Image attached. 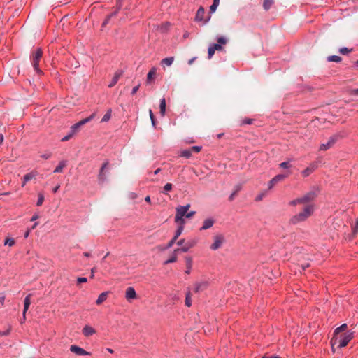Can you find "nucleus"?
<instances>
[{
    "label": "nucleus",
    "mask_w": 358,
    "mask_h": 358,
    "mask_svg": "<svg viewBox=\"0 0 358 358\" xmlns=\"http://www.w3.org/2000/svg\"><path fill=\"white\" fill-rule=\"evenodd\" d=\"M314 212V206L308 205L303 210L298 214L294 215L290 219V223L297 224L300 222L306 221Z\"/></svg>",
    "instance_id": "f257e3e1"
},
{
    "label": "nucleus",
    "mask_w": 358,
    "mask_h": 358,
    "mask_svg": "<svg viewBox=\"0 0 358 358\" xmlns=\"http://www.w3.org/2000/svg\"><path fill=\"white\" fill-rule=\"evenodd\" d=\"M43 56V50L41 48H38L33 50L30 57L31 65L38 74H42L43 71L39 69V62Z\"/></svg>",
    "instance_id": "f03ea898"
},
{
    "label": "nucleus",
    "mask_w": 358,
    "mask_h": 358,
    "mask_svg": "<svg viewBox=\"0 0 358 358\" xmlns=\"http://www.w3.org/2000/svg\"><path fill=\"white\" fill-rule=\"evenodd\" d=\"M352 338L353 333L350 331L342 334L339 338L334 336L331 341L332 348H334V345L336 343H338V348H339L345 347Z\"/></svg>",
    "instance_id": "7ed1b4c3"
},
{
    "label": "nucleus",
    "mask_w": 358,
    "mask_h": 358,
    "mask_svg": "<svg viewBox=\"0 0 358 358\" xmlns=\"http://www.w3.org/2000/svg\"><path fill=\"white\" fill-rule=\"evenodd\" d=\"M196 245V241L194 240L188 241L185 245L183 247H181L180 248H178L174 250L173 252V254L170 258H169L167 260L165 261L164 264H168L171 263H173L176 262L177 260V253L179 252H187L189 251V250L192 248H193Z\"/></svg>",
    "instance_id": "20e7f679"
},
{
    "label": "nucleus",
    "mask_w": 358,
    "mask_h": 358,
    "mask_svg": "<svg viewBox=\"0 0 358 358\" xmlns=\"http://www.w3.org/2000/svg\"><path fill=\"white\" fill-rule=\"evenodd\" d=\"M344 131H340L333 136H331L327 143H322L320 146V150L325 151L331 148L336 142L341 138L345 136Z\"/></svg>",
    "instance_id": "39448f33"
},
{
    "label": "nucleus",
    "mask_w": 358,
    "mask_h": 358,
    "mask_svg": "<svg viewBox=\"0 0 358 358\" xmlns=\"http://www.w3.org/2000/svg\"><path fill=\"white\" fill-rule=\"evenodd\" d=\"M213 243L210 246L211 250L215 251L221 248L224 243L226 242L225 236L222 234H216L213 237Z\"/></svg>",
    "instance_id": "423d86ee"
},
{
    "label": "nucleus",
    "mask_w": 358,
    "mask_h": 358,
    "mask_svg": "<svg viewBox=\"0 0 358 358\" xmlns=\"http://www.w3.org/2000/svg\"><path fill=\"white\" fill-rule=\"evenodd\" d=\"M95 117V113H93L90 116L79 121L78 122L74 124L73 125L71 126V131L73 133V134H76V132H77V131L79 129V128L80 127H82L83 125L85 124L86 123L90 122L92 120L94 119V117Z\"/></svg>",
    "instance_id": "0eeeda50"
},
{
    "label": "nucleus",
    "mask_w": 358,
    "mask_h": 358,
    "mask_svg": "<svg viewBox=\"0 0 358 358\" xmlns=\"http://www.w3.org/2000/svg\"><path fill=\"white\" fill-rule=\"evenodd\" d=\"M205 14H206V12H205L204 8L202 6H201L197 10V12H196V16H195V20L196 22H203L204 24H206L210 20V16H208L206 18H205L204 17Z\"/></svg>",
    "instance_id": "6e6552de"
},
{
    "label": "nucleus",
    "mask_w": 358,
    "mask_h": 358,
    "mask_svg": "<svg viewBox=\"0 0 358 358\" xmlns=\"http://www.w3.org/2000/svg\"><path fill=\"white\" fill-rule=\"evenodd\" d=\"M190 208V204H187L186 206H179L176 208V220H178L181 218V217L186 216V213Z\"/></svg>",
    "instance_id": "1a4fd4ad"
},
{
    "label": "nucleus",
    "mask_w": 358,
    "mask_h": 358,
    "mask_svg": "<svg viewBox=\"0 0 358 358\" xmlns=\"http://www.w3.org/2000/svg\"><path fill=\"white\" fill-rule=\"evenodd\" d=\"M182 231H183V227H178L175 232L174 236L172 237L171 240L164 247V249L171 248L173 245V244L176 243V241L178 238V237L181 235Z\"/></svg>",
    "instance_id": "9d476101"
},
{
    "label": "nucleus",
    "mask_w": 358,
    "mask_h": 358,
    "mask_svg": "<svg viewBox=\"0 0 358 358\" xmlns=\"http://www.w3.org/2000/svg\"><path fill=\"white\" fill-rule=\"evenodd\" d=\"M317 196V192L315 190H311L306 193L304 196H301L303 203H306L313 201Z\"/></svg>",
    "instance_id": "9b49d317"
},
{
    "label": "nucleus",
    "mask_w": 358,
    "mask_h": 358,
    "mask_svg": "<svg viewBox=\"0 0 358 358\" xmlns=\"http://www.w3.org/2000/svg\"><path fill=\"white\" fill-rule=\"evenodd\" d=\"M70 350L71 352L80 356L89 355L90 354L89 352H87L83 348L75 345H71Z\"/></svg>",
    "instance_id": "f8f14e48"
},
{
    "label": "nucleus",
    "mask_w": 358,
    "mask_h": 358,
    "mask_svg": "<svg viewBox=\"0 0 358 358\" xmlns=\"http://www.w3.org/2000/svg\"><path fill=\"white\" fill-rule=\"evenodd\" d=\"M217 41L218 42V43H213L210 44V46H211V48H213L215 51L222 50V45H224L227 43V39L223 36H220L217 38Z\"/></svg>",
    "instance_id": "ddd939ff"
},
{
    "label": "nucleus",
    "mask_w": 358,
    "mask_h": 358,
    "mask_svg": "<svg viewBox=\"0 0 358 358\" xmlns=\"http://www.w3.org/2000/svg\"><path fill=\"white\" fill-rule=\"evenodd\" d=\"M287 177L286 175L284 174H278L275 176L274 178H273L268 182V189H272L275 184H277L278 182L284 180Z\"/></svg>",
    "instance_id": "4468645a"
},
{
    "label": "nucleus",
    "mask_w": 358,
    "mask_h": 358,
    "mask_svg": "<svg viewBox=\"0 0 358 358\" xmlns=\"http://www.w3.org/2000/svg\"><path fill=\"white\" fill-rule=\"evenodd\" d=\"M108 164V162H106L103 164V165L101 167L99 176H98V180L100 183H103L106 180V175L104 173L105 169L107 168V166Z\"/></svg>",
    "instance_id": "2eb2a0df"
},
{
    "label": "nucleus",
    "mask_w": 358,
    "mask_h": 358,
    "mask_svg": "<svg viewBox=\"0 0 358 358\" xmlns=\"http://www.w3.org/2000/svg\"><path fill=\"white\" fill-rule=\"evenodd\" d=\"M136 291L134 289V287H129L127 289H126V292H125V298L128 300V301H131L132 299H135L136 298Z\"/></svg>",
    "instance_id": "dca6fc26"
},
{
    "label": "nucleus",
    "mask_w": 358,
    "mask_h": 358,
    "mask_svg": "<svg viewBox=\"0 0 358 358\" xmlns=\"http://www.w3.org/2000/svg\"><path fill=\"white\" fill-rule=\"evenodd\" d=\"M121 1L122 0H117V10L114 11L113 13H112L111 14H110L109 15H108L106 17V18L105 19V20L103 21V24H102V26L104 27L106 26V24H108L109 23V21L110 20V18L113 16H115L117 14V12H118V10L120 9V8L122 7V3H121Z\"/></svg>",
    "instance_id": "f3484780"
},
{
    "label": "nucleus",
    "mask_w": 358,
    "mask_h": 358,
    "mask_svg": "<svg viewBox=\"0 0 358 358\" xmlns=\"http://www.w3.org/2000/svg\"><path fill=\"white\" fill-rule=\"evenodd\" d=\"M317 166L315 162L310 164L309 166L301 172L302 176L303 177L310 176L317 169Z\"/></svg>",
    "instance_id": "a211bd4d"
},
{
    "label": "nucleus",
    "mask_w": 358,
    "mask_h": 358,
    "mask_svg": "<svg viewBox=\"0 0 358 358\" xmlns=\"http://www.w3.org/2000/svg\"><path fill=\"white\" fill-rule=\"evenodd\" d=\"M31 296V294H29L24 299V310H23V317L22 319V321H24L26 319V313H27V310L29 309V307L30 303H31V301H30Z\"/></svg>",
    "instance_id": "6ab92c4d"
},
{
    "label": "nucleus",
    "mask_w": 358,
    "mask_h": 358,
    "mask_svg": "<svg viewBox=\"0 0 358 358\" xmlns=\"http://www.w3.org/2000/svg\"><path fill=\"white\" fill-rule=\"evenodd\" d=\"M31 296V294H29L24 299V310H23V317L22 319V321H24L26 319V313H27V310L29 309V307L30 303H31V301H30Z\"/></svg>",
    "instance_id": "aec40b11"
},
{
    "label": "nucleus",
    "mask_w": 358,
    "mask_h": 358,
    "mask_svg": "<svg viewBox=\"0 0 358 358\" xmlns=\"http://www.w3.org/2000/svg\"><path fill=\"white\" fill-rule=\"evenodd\" d=\"M122 75V71H117L115 73L111 81L110 82V83L108 84V87L111 88L113 87H114L117 83L118 82L120 78L121 77V76Z\"/></svg>",
    "instance_id": "412c9836"
},
{
    "label": "nucleus",
    "mask_w": 358,
    "mask_h": 358,
    "mask_svg": "<svg viewBox=\"0 0 358 358\" xmlns=\"http://www.w3.org/2000/svg\"><path fill=\"white\" fill-rule=\"evenodd\" d=\"M215 223V220L213 218L206 219L203 222L202 227L200 228L201 231L206 230L210 229L213 226Z\"/></svg>",
    "instance_id": "4be33fe9"
},
{
    "label": "nucleus",
    "mask_w": 358,
    "mask_h": 358,
    "mask_svg": "<svg viewBox=\"0 0 358 358\" xmlns=\"http://www.w3.org/2000/svg\"><path fill=\"white\" fill-rule=\"evenodd\" d=\"M208 286L207 282H196L194 285V291L195 292H199L205 289Z\"/></svg>",
    "instance_id": "5701e85b"
},
{
    "label": "nucleus",
    "mask_w": 358,
    "mask_h": 358,
    "mask_svg": "<svg viewBox=\"0 0 358 358\" xmlns=\"http://www.w3.org/2000/svg\"><path fill=\"white\" fill-rule=\"evenodd\" d=\"M83 334L85 336H90L93 335L94 334H95V330L92 327L86 325L83 329Z\"/></svg>",
    "instance_id": "b1692460"
},
{
    "label": "nucleus",
    "mask_w": 358,
    "mask_h": 358,
    "mask_svg": "<svg viewBox=\"0 0 358 358\" xmlns=\"http://www.w3.org/2000/svg\"><path fill=\"white\" fill-rule=\"evenodd\" d=\"M35 176H36V173L34 172H30V173L24 175L23 177V182H22V186L24 187L27 182L30 181Z\"/></svg>",
    "instance_id": "393cba45"
},
{
    "label": "nucleus",
    "mask_w": 358,
    "mask_h": 358,
    "mask_svg": "<svg viewBox=\"0 0 358 358\" xmlns=\"http://www.w3.org/2000/svg\"><path fill=\"white\" fill-rule=\"evenodd\" d=\"M185 263H186V270L185 273L187 274H189L192 270V259L190 257H185Z\"/></svg>",
    "instance_id": "a878e982"
},
{
    "label": "nucleus",
    "mask_w": 358,
    "mask_h": 358,
    "mask_svg": "<svg viewBox=\"0 0 358 358\" xmlns=\"http://www.w3.org/2000/svg\"><path fill=\"white\" fill-rule=\"evenodd\" d=\"M157 74V69L155 67H152L148 72L147 75V83H149L151 80L156 76Z\"/></svg>",
    "instance_id": "bb28decb"
},
{
    "label": "nucleus",
    "mask_w": 358,
    "mask_h": 358,
    "mask_svg": "<svg viewBox=\"0 0 358 358\" xmlns=\"http://www.w3.org/2000/svg\"><path fill=\"white\" fill-rule=\"evenodd\" d=\"M66 166V161H65V160L60 161L59 164L55 169L54 173H61V172H62L63 169Z\"/></svg>",
    "instance_id": "cd10ccee"
},
{
    "label": "nucleus",
    "mask_w": 358,
    "mask_h": 358,
    "mask_svg": "<svg viewBox=\"0 0 358 358\" xmlns=\"http://www.w3.org/2000/svg\"><path fill=\"white\" fill-rule=\"evenodd\" d=\"M159 109H160L161 115L164 116L165 112H166V99H165V98H162L160 99Z\"/></svg>",
    "instance_id": "c85d7f7f"
},
{
    "label": "nucleus",
    "mask_w": 358,
    "mask_h": 358,
    "mask_svg": "<svg viewBox=\"0 0 358 358\" xmlns=\"http://www.w3.org/2000/svg\"><path fill=\"white\" fill-rule=\"evenodd\" d=\"M107 295H108V292H102L99 296H98V299H96V304L97 305H100L101 303H102L103 301H105L107 299Z\"/></svg>",
    "instance_id": "c756f323"
},
{
    "label": "nucleus",
    "mask_w": 358,
    "mask_h": 358,
    "mask_svg": "<svg viewBox=\"0 0 358 358\" xmlns=\"http://www.w3.org/2000/svg\"><path fill=\"white\" fill-rule=\"evenodd\" d=\"M173 60L174 58L173 57H166L162 60L161 64L162 65L170 66L173 64Z\"/></svg>",
    "instance_id": "7c9ffc66"
},
{
    "label": "nucleus",
    "mask_w": 358,
    "mask_h": 358,
    "mask_svg": "<svg viewBox=\"0 0 358 358\" xmlns=\"http://www.w3.org/2000/svg\"><path fill=\"white\" fill-rule=\"evenodd\" d=\"M111 115H112V110L111 109H108L107 110V112L106 113V114L102 117V119L101 120V122H108L110 119Z\"/></svg>",
    "instance_id": "2f4dec72"
},
{
    "label": "nucleus",
    "mask_w": 358,
    "mask_h": 358,
    "mask_svg": "<svg viewBox=\"0 0 358 358\" xmlns=\"http://www.w3.org/2000/svg\"><path fill=\"white\" fill-rule=\"evenodd\" d=\"M273 3V0H264L263 2V8L264 10H268L271 8Z\"/></svg>",
    "instance_id": "473e14b6"
},
{
    "label": "nucleus",
    "mask_w": 358,
    "mask_h": 358,
    "mask_svg": "<svg viewBox=\"0 0 358 358\" xmlns=\"http://www.w3.org/2000/svg\"><path fill=\"white\" fill-rule=\"evenodd\" d=\"M346 329H347V324H341L340 327H337L334 330V336L336 335H338L339 333L345 331Z\"/></svg>",
    "instance_id": "72a5a7b5"
},
{
    "label": "nucleus",
    "mask_w": 358,
    "mask_h": 358,
    "mask_svg": "<svg viewBox=\"0 0 358 358\" xmlns=\"http://www.w3.org/2000/svg\"><path fill=\"white\" fill-rule=\"evenodd\" d=\"M341 57L340 56H338V55H331V56H329L327 57V61L328 62H340L341 61Z\"/></svg>",
    "instance_id": "f704fd0d"
},
{
    "label": "nucleus",
    "mask_w": 358,
    "mask_h": 358,
    "mask_svg": "<svg viewBox=\"0 0 358 358\" xmlns=\"http://www.w3.org/2000/svg\"><path fill=\"white\" fill-rule=\"evenodd\" d=\"M185 303V306L187 307H190L192 306V299H191V295H190L189 292H187L186 293Z\"/></svg>",
    "instance_id": "c9c22d12"
},
{
    "label": "nucleus",
    "mask_w": 358,
    "mask_h": 358,
    "mask_svg": "<svg viewBox=\"0 0 358 358\" xmlns=\"http://www.w3.org/2000/svg\"><path fill=\"white\" fill-rule=\"evenodd\" d=\"M192 155V150L190 149L183 150L180 152V156L185 157V158H189Z\"/></svg>",
    "instance_id": "e433bc0d"
},
{
    "label": "nucleus",
    "mask_w": 358,
    "mask_h": 358,
    "mask_svg": "<svg viewBox=\"0 0 358 358\" xmlns=\"http://www.w3.org/2000/svg\"><path fill=\"white\" fill-rule=\"evenodd\" d=\"M219 3L220 0H213V4L210 7V12L212 13H214L218 7Z\"/></svg>",
    "instance_id": "4c0bfd02"
},
{
    "label": "nucleus",
    "mask_w": 358,
    "mask_h": 358,
    "mask_svg": "<svg viewBox=\"0 0 358 358\" xmlns=\"http://www.w3.org/2000/svg\"><path fill=\"white\" fill-rule=\"evenodd\" d=\"M172 187H173V185L171 183H166L164 186V188H163L164 189L162 192L164 194H167V192L171 191L172 189Z\"/></svg>",
    "instance_id": "58836bf2"
},
{
    "label": "nucleus",
    "mask_w": 358,
    "mask_h": 358,
    "mask_svg": "<svg viewBox=\"0 0 358 358\" xmlns=\"http://www.w3.org/2000/svg\"><path fill=\"white\" fill-rule=\"evenodd\" d=\"M149 115L150 117V120H151L152 127H156V120L155 118L154 114L151 109H150V110H149Z\"/></svg>",
    "instance_id": "ea45409f"
},
{
    "label": "nucleus",
    "mask_w": 358,
    "mask_h": 358,
    "mask_svg": "<svg viewBox=\"0 0 358 358\" xmlns=\"http://www.w3.org/2000/svg\"><path fill=\"white\" fill-rule=\"evenodd\" d=\"M44 201V196L43 194L40 193L38 194V200H37V202H36V205L38 206H40L42 205L43 202Z\"/></svg>",
    "instance_id": "a19ab883"
},
{
    "label": "nucleus",
    "mask_w": 358,
    "mask_h": 358,
    "mask_svg": "<svg viewBox=\"0 0 358 358\" xmlns=\"http://www.w3.org/2000/svg\"><path fill=\"white\" fill-rule=\"evenodd\" d=\"M352 51V49H349L346 47H343L339 49L338 52L341 55H347L348 53Z\"/></svg>",
    "instance_id": "79ce46f5"
},
{
    "label": "nucleus",
    "mask_w": 358,
    "mask_h": 358,
    "mask_svg": "<svg viewBox=\"0 0 358 358\" xmlns=\"http://www.w3.org/2000/svg\"><path fill=\"white\" fill-rule=\"evenodd\" d=\"M299 203H303V202H302V200H301V197L297 198V199H294V200H292V201H291L289 202V205H290V206H296L297 204H299Z\"/></svg>",
    "instance_id": "37998d69"
},
{
    "label": "nucleus",
    "mask_w": 358,
    "mask_h": 358,
    "mask_svg": "<svg viewBox=\"0 0 358 358\" xmlns=\"http://www.w3.org/2000/svg\"><path fill=\"white\" fill-rule=\"evenodd\" d=\"M175 222L180 224L178 227H184L185 220H184L183 217H181V218L180 220H176V215L175 216Z\"/></svg>",
    "instance_id": "c03bdc74"
},
{
    "label": "nucleus",
    "mask_w": 358,
    "mask_h": 358,
    "mask_svg": "<svg viewBox=\"0 0 358 358\" xmlns=\"http://www.w3.org/2000/svg\"><path fill=\"white\" fill-rule=\"evenodd\" d=\"M4 244L13 246L15 244V241L13 238H7L4 242Z\"/></svg>",
    "instance_id": "a18cd8bd"
},
{
    "label": "nucleus",
    "mask_w": 358,
    "mask_h": 358,
    "mask_svg": "<svg viewBox=\"0 0 358 358\" xmlns=\"http://www.w3.org/2000/svg\"><path fill=\"white\" fill-rule=\"evenodd\" d=\"M280 167L282 169H289L290 167V164L289 162H283L280 164Z\"/></svg>",
    "instance_id": "49530a36"
},
{
    "label": "nucleus",
    "mask_w": 358,
    "mask_h": 358,
    "mask_svg": "<svg viewBox=\"0 0 358 358\" xmlns=\"http://www.w3.org/2000/svg\"><path fill=\"white\" fill-rule=\"evenodd\" d=\"M73 133L70 131L69 134L65 136H64L62 138V141H66L68 140H69L73 136Z\"/></svg>",
    "instance_id": "de8ad7c7"
},
{
    "label": "nucleus",
    "mask_w": 358,
    "mask_h": 358,
    "mask_svg": "<svg viewBox=\"0 0 358 358\" xmlns=\"http://www.w3.org/2000/svg\"><path fill=\"white\" fill-rule=\"evenodd\" d=\"M215 50H214V49L213 48H211V46H209L208 47V58L210 59L213 55H214Z\"/></svg>",
    "instance_id": "09e8293b"
},
{
    "label": "nucleus",
    "mask_w": 358,
    "mask_h": 358,
    "mask_svg": "<svg viewBox=\"0 0 358 358\" xmlns=\"http://www.w3.org/2000/svg\"><path fill=\"white\" fill-rule=\"evenodd\" d=\"M10 332V327H9L8 329L5 331H0V336H6L9 335Z\"/></svg>",
    "instance_id": "8fccbe9b"
},
{
    "label": "nucleus",
    "mask_w": 358,
    "mask_h": 358,
    "mask_svg": "<svg viewBox=\"0 0 358 358\" xmlns=\"http://www.w3.org/2000/svg\"><path fill=\"white\" fill-rule=\"evenodd\" d=\"M51 156H52V153L50 152H46L45 153L42 154L41 155V157L45 159H48L50 158Z\"/></svg>",
    "instance_id": "3c124183"
},
{
    "label": "nucleus",
    "mask_w": 358,
    "mask_h": 358,
    "mask_svg": "<svg viewBox=\"0 0 358 358\" xmlns=\"http://www.w3.org/2000/svg\"><path fill=\"white\" fill-rule=\"evenodd\" d=\"M190 150H192V152H199L201 151V146H192Z\"/></svg>",
    "instance_id": "603ef678"
},
{
    "label": "nucleus",
    "mask_w": 358,
    "mask_h": 358,
    "mask_svg": "<svg viewBox=\"0 0 358 358\" xmlns=\"http://www.w3.org/2000/svg\"><path fill=\"white\" fill-rule=\"evenodd\" d=\"M87 281V279L85 277H79L77 278V282L78 283H84Z\"/></svg>",
    "instance_id": "864d4df0"
},
{
    "label": "nucleus",
    "mask_w": 358,
    "mask_h": 358,
    "mask_svg": "<svg viewBox=\"0 0 358 358\" xmlns=\"http://www.w3.org/2000/svg\"><path fill=\"white\" fill-rule=\"evenodd\" d=\"M350 94L353 96H358V89H352L350 90Z\"/></svg>",
    "instance_id": "5fc2aeb1"
},
{
    "label": "nucleus",
    "mask_w": 358,
    "mask_h": 358,
    "mask_svg": "<svg viewBox=\"0 0 358 358\" xmlns=\"http://www.w3.org/2000/svg\"><path fill=\"white\" fill-rule=\"evenodd\" d=\"M139 87H140V84H138V85L134 87L132 90H131V94L132 95L135 94L137 92V91L138 90Z\"/></svg>",
    "instance_id": "6e6d98bb"
},
{
    "label": "nucleus",
    "mask_w": 358,
    "mask_h": 358,
    "mask_svg": "<svg viewBox=\"0 0 358 358\" xmlns=\"http://www.w3.org/2000/svg\"><path fill=\"white\" fill-rule=\"evenodd\" d=\"M187 241H185V239H180L179 240L178 242H177V244L178 245H180L182 247L185 246V243H187Z\"/></svg>",
    "instance_id": "4d7b16f0"
},
{
    "label": "nucleus",
    "mask_w": 358,
    "mask_h": 358,
    "mask_svg": "<svg viewBox=\"0 0 358 358\" xmlns=\"http://www.w3.org/2000/svg\"><path fill=\"white\" fill-rule=\"evenodd\" d=\"M195 213H196L195 211H190L189 213L187 212L185 217L187 218H191V217H192L195 215Z\"/></svg>",
    "instance_id": "13d9d810"
},
{
    "label": "nucleus",
    "mask_w": 358,
    "mask_h": 358,
    "mask_svg": "<svg viewBox=\"0 0 358 358\" xmlns=\"http://www.w3.org/2000/svg\"><path fill=\"white\" fill-rule=\"evenodd\" d=\"M96 271V268L94 267L91 269V275H90V278H93L94 277V273Z\"/></svg>",
    "instance_id": "bf43d9fd"
},
{
    "label": "nucleus",
    "mask_w": 358,
    "mask_h": 358,
    "mask_svg": "<svg viewBox=\"0 0 358 358\" xmlns=\"http://www.w3.org/2000/svg\"><path fill=\"white\" fill-rule=\"evenodd\" d=\"M264 196V194H259L257 198H256V201H261L263 197Z\"/></svg>",
    "instance_id": "052dcab7"
},
{
    "label": "nucleus",
    "mask_w": 358,
    "mask_h": 358,
    "mask_svg": "<svg viewBox=\"0 0 358 358\" xmlns=\"http://www.w3.org/2000/svg\"><path fill=\"white\" fill-rule=\"evenodd\" d=\"M262 358H280L278 355L264 356Z\"/></svg>",
    "instance_id": "680f3d73"
},
{
    "label": "nucleus",
    "mask_w": 358,
    "mask_h": 358,
    "mask_svg": "<svg viewBox=\"0 0 358 358\" xmlns=\"http://www.w3.org/2000/svg\"><path fill=\"white\" fill-rule=\"evenodd\" d=\"M309 266H310L309 264H302L301 265V268H302L303 271H304L306 268H308Z\"/></svg>",
    "instance_id": "e2e57ef3"
},
{
    "label": "nucleus",
    "mask_w": 358,
    "mask_h": 358,
    "mask_svg": "<svg viewBox=\"0 0 358 358\" xmlns=\"http://www.w3.org/2000/svg\"><path fill=\"white\" fill-rule=\"evenodd\" d=\"M59 187H60V185H57L55 187H54V188L52 189V192H53L54 193H56V192L58 191V189H59Z\"/></svg>",
    "instance_id": "0e129e2a"
},
{
    "label": "nucleus",
    "mask_w": 358,
    "mask_h": 358,
    "mask_svg": "<svg viewBox=\"0 0 358 358\" xmlns=\"http://www.w3.org/2000/svg\"><path fill=\"white\" fill-rule=\"evenodd\" d=\"M5 301V296H0V303L1 305H3Z\"/></svg>",
    "instance_id": "69168bd1"
},
{
    "label": "nucleus",
    "mask_w": 358,
    "mask_h": 358,
    "mask_svg": "<svg viewBox=\"0 0 358 358\" xmlns=\"http://www.w3.org/2000/svg\"><path fill=\"white\" fill-rule=\"evenodd\" d=\"M236 194V192H234L230 196H229V200H233L234 199V197L235 196V195Z\"/></svg>",
    "instance_id": "338daca9"
},
{
    "label": "nucleus",
    "mask_w": 358,
    "mask_h": 358,
    "mask_svg": "<svg viewBox=\"0 0 358 358\" xmlns=\"http://www.w3.org/2000/svg\"><path fill=\"white\" fill-rule=\"evenodd\" d=\"M160 171H161V169H160V168H158V169H157L155 171L154 174H155V175H157V174H158Z\"/></svg>",
    "instance_id": "774afa93"
}]
</instances>
